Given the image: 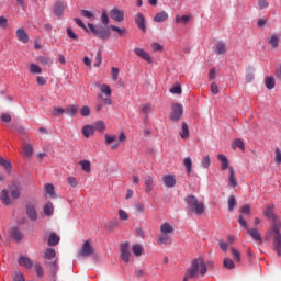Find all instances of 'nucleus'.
I'll return each mask as SVG.
<instances>
[{"instance_id":"4c0bfd02","label":"nucleus","mask_w":281,"mask_h":281,"mask_svg":"<svg viewBox=\"0 0 281 281\" xmlns=\"http://www.w3.org/2000/svg\"><path fill=\"white\" fill-rule=\"evenodd\" d=\"M232 148L233 150H236V148H239L240 150H245V143L243 142V139L237 138L232 144Z\"/></svg>"},{"instance_id":"423d86ee","label":"nucleus","mask_w":281,"mask_h":281,"mask_svg":"<svg viewBox=\"0 0 281 281\" xmlns=\"http://www.w3.org/2000/svg\"><path fill=\"white\" fill-rule=\"evenodd\" d=\"M183 116V105L179 103H173L171 105V113L169 114V120L171 122H179Z\"/></svg>"},{"instance_id":"ddd939ff","label":"nucleus","mask_w":281,"mask_h":281,"mask_svg":"<svg viewBox=\"0 0 281 281\" xmlns=\"http://www.w3.org/2000/svg\"><path fill=\"white\" fill-rule=\"evenodd\" d=\"M10 193H11V199L16 201V199H20L21 196V184L13 182L12 186L10 187Z\"/></svg>"},{"instance_id":"f03ea898","label":"nucleus","mask_w":281,"mask_h":281,"mask_svg":"<svg viewBox=\"0 0 281 281\" xmlns=\"http://www.w3.org/2000/svg\"><path fill=\"white\" fill-rule=\"evenodd\" d=\"M45 267L53 276V280L56 281V274L60 266L58 265V258H56V250L54 248H47L44 254Z\"/></svg>"},{"instance_id":"2eb2a0df","label":"nucleus","mask_w":281,"mask_h":281,"mask_svg":"<svg viewBox=\"0 0 281 281\" xmlns=\"http://www.w3.org/2000/svg\"><path fill=\"white\" fill-rule=\"evenodd\" d=\"M134 21L142 32H146V19L144 18V14L137 13L134 18Z\"/></svg>"},{"instance_id":"13d9d810","label":"nucleus","mask_w":281,"mask_h":281,"mask_svg":"<svg viewBox=\"0 0 281 281\" xmlns=\"http://www.w3.org/2000/svg\"><path fill=\"white\" fill-rule=\"evenodd\" d=\"M80 113L82 117H89V115H91V109L89 108V105H85L81 108Z\"/></svg>"},{"instance_id":"e433bc0d","label":"nucleus","mask_w":281,"mask_h":281,"mask_svg":"<svg viewBox=\"0 0 281 281\" xmlns=\"http://www.w3.org/2000/svg\"><path fill=\"white\" fill-rule=\"evenodd\" d=\"M44 214L46 216H52L54 214V204L52 202H47L44 206Z\"/></svg>"},{"instance_id":"338daca9","label":"nucleus","mask_w":281,"mask_h":281,"mask_svg":"<svg viewBox=\"0 0 281 281\" xmlns=\"http://www.w3.org/2000/svg\"><path fill=\"white\" fill-rule=\"evenodd\" d=\"M274 161L276 164H281V150L280 148H276V153H274Z\"/></svg>"},{"instance_id":"f704fd0d","label":"nucleus","mask_w":281,"mask_h":281,"mask_svg":"<svg viewBox=\"0 0 281 281\" xmlns=\"http://www.w3.org/2000/svg\"><path fill=\"white\" fill-rule=\"evenodd\" d=\"M190 21H192V15L176 16V23H182V25H188Z\"/></svg>"},{"instance_id":"052dcab7","label":"nucleus","mask_w":281,"mask_h":281,"mask_svg":"<svg viewBox=\"0 0 281 281\" xmlns=\"http://www.w3.org/2000/svg\"><path fill=\"white\" fill-rule=\"evenodd\" d=\"M224 267H225V269H234L236 266L234 265V260H232L229 258H225Z\"/></svg>"},{"instance_id":"f257e3e1","label":"nucleus","mask_w":281,"mask_h":281,"mask_svg":"<svg viewBox=\"0 0 281 281\" xmlns=\"http://www.w3.org/2000/svg\"><path fill=\"white\" fill-rule=\"evenodd\" d=\"M205 276L207 273V263L203 260V257H199L192 260L191 267L187 269L183 281H188L196 276Z\"/></svg>"},{"instance_id":"a18cd8bd","label":"nucleus","mask_w":281,"mask_h":281,"mask_svg":"<svg viewBox=\"0 0 281 281\" xmlns=\"http://www.w3.org/2000/svg\"><path fill=\"white\" fill-rule=\"evenodd\" d=\"M29 71L31 74H43V69L36 64H30Z\"/></svg>"},{"instance_id":"c756f323","label":"nucleus","mask_w":281,"mask_h":281,"mask_svg":"<svg viewBox=\"0 0 281 281\" xmlns=\"http://www.w3.org/2000/svg\"><path fill=\"white\" fill-rule=\"evenodd\" d=\"M248 234H250L252 240L256 243H262V237H260V233L256 228L247 229Z\"/></svg>"},{"instance_id":"72a5a7b5","label":"nucleus","mask_w":281,"mask_h":281,"mask_svg":"<svg viewBox=\"0 0 281 281\" xmlns=\"http://www.w3.org/2000/svg\"><path fill=\"white\" fill-rule=\"evenodd\" d=\"M34 154V149L32 148V145H30V143H25L24 147H23V157L27 158V157H32V155Z\"/></svg>"},{"instance_id":"5701e85b","label":"nucleus","mask_w":281,"mask_h":281,"mask_svg":"<svg viewBox=\"0 0 281 281\" xmlns=\"http://www.w3.org/2000/svg\"><path fill=\"white\" fill-rule=\"evenodd\" d=\"M154 183H155V179L153 177L150 176L145 177V192L147 194H150V192H153Z\"/></svg>"},{"instance_id":"a211bd4d","label":"nucleus","mask_w":281,"mask_h":281,"mask_svg":"<svg viewBox=\"0 0 281 281\" xmlns=\"http://www.w3.org/2000/svg\"><path fill=\"white\" fill-rule=\"evenodd\" d=\"M26 215L31 221H36L38 216L36 215V207L34 204H27L26 205Z\"/></svg>"},{"instance_id":"c9c22d12","label":"nucleus","mask_w":281,"mask_h":281,"mask_svg":"<svg viewBox=\"0 0 281 281\" xmlns=\"http://www.w3.org/2000/svg\"><path fill=\"white\" fill-rule=\"evenodd\" d=\"M0 166H2L7 172H12V162H10V160L0 157Z\"/></svg>"},{"instance_id":"de8ad7c7","label":"nucleus","mask_w":281,"mask_h":281,"mask_svg":"<svg viewBox=\"0 0 281 281\" xmlns=\"http://www.w3.org/2000/svg\"><path fill=\"white\" fill-rule=\"evenodd\" d=\"M151 111H153V106L150 105V104H143L142 106H140V113L143 114V115H149V113H151Z\"/></svg>"},{"instance_id":"8fccbe9b","label":"nucleus","mask_w":281,"mask_h":281,"mask_svg":"<svg viewBox=\"0 0 281 281\" xmlns=\"http://www.w3.org/2000/svg\"><path fill=\"white\" fill-rule=\"evenodd\" d=\"M100 91H101V93H104V95L110 98V95H111V87H109V85H106V83L101 85Z\"/></svg>"},{"instance_id":"f3484780","label":"nucleus","mask_w":281,"mask_h":281,"mask_svg":"<svg viewBox=\"0 0 281 281\" xmlns=\"http://www.w3.org/2000/svg\"><path fill=\"white\" fill-rule=\"evenodd\" d=\"M16 37L20 43H29L30 36L25 32V29L21 27L16 30Z\"/></svg>"},{"instance_id":"c03bdc74","label":"nucleus","mask_w":281,"mask_h":281,"mask_svg":"<svg viewBox=\"0 0 281 281\" xmlns=\"http://www.w3.org/2000/svg\"><path fill=\"white\" fill-rule=\"evenodd\" d=\"M79 166H81L85 172H91V162L89 160H81Z\"/></svg>"},{"instance_id":"0eeeda50","label":"nucleus","mask_w":281,"mask_h":281,"mask_svg":"<svg viewBox=\"0 0 281 281\" xmlns=\"http://www.w3.org/2000/svg\"><path fill=\"white\" fill-rule=\"evenodd\" d=\"M274 234L273 237V246L276 254L281 258V234H280V225L276 224L274 231H272Z\"/></svg>"},{"instance_id":"aec40b11","label":"nucleus","mask_w":281,"mask_h":281,"mask_svg":"<svg viewBox=\"0 0 281 281\" xmlns=\"http://www.w3.org/2000/svg\"><path fill=\"white\" fill-rule=\"evenodd\" d=\"M228 172V184L231 186V188H236V186H238V181L236 180V172L234 171V167H229Z\"/></svg>"},{"instance_id":"bf43d9fd","label":"nucleus","mask_w":281,"mask_h":281,"mask_svg":"<svg viewBox=\"0 0 281 281\" xmlns=\"http://www.w3.org/2000/svg\"><path fill=\"white\" fill-rule=\"evenodd\" d=\"M231 251L235 262H240V251H238L236 248H231Z\"/></svg>"},{"instance_id":"20e7f679","label":"nucleus","mask_w":281,"mask_h":281,"mask_svg":"<svg viewBox=\"0 0 281 281\" xmlns=\"http://www.w3.org/2000/svg\"><path fill=\"white\" fill-rule=\"evenodd\" d=\"M274 207L276 206L273 204H269L263 212L266 218H270V221H272V232L276 231V225H279V229L281 227L280 217L273 214Z\"/></svg>"},{"instance_id":"a19ab883","label":"nucleus","mask_w":281,"mask_h":281,"mask_svg":"<svg viewBox=\"0 0 281 281\" xmlns=\"http://www.w3.org/2000/svg\"><path fill=\"white\" fill-rule=\"evenodd\" d=\"M94 131H99V133H104L106 131V125H104V121H98L93 126Z\"/></svg>"},{"instance_id":"1a4fd4ad","label":"nucleus","mask_w":281,"mask_h":281,"mask_svg":"<svg viewBox=\"0 0 281 281\" xmlns=\"http://www.w3.org/2000/svg\"><path fill=\"white\" fill-rule=\"evenodd\" d=\"M121 260L123 262H131V246L128 245V241H124L121 244Z\"/></svg>"},{"instance_id":"bb28decb","label":"nucleus","mask_w":281,"mask_h":281,"mask_svg":"<svg viewBox=\"0 0 281 281\" xmlns=\"http://www.w3.org/2000/svg\"><path fill=\"white\" fill-rule=\"evenodd\" d=\"M18 262L21 267H25L26 269H32L33 267L32 259L27 257H20Z\"/></svg>"},{"instance_id":"4468645a","label":"nucleus","mask_w":281,"mask_h":281,"mask_svg":"<svg viewBox=\"0 0 281 281\" xmlns=\"http://www.w3.org/2000/svg\"><path fill=\"white\" fill-rule=\"evenodd\" d=\"M9 236L15 240V243H21L23 240V233L19 227H12L9 232Z\"/></svg>"},{"instance_id":"58836bf2","label":"nucleus","mask_w":281,"mask_h":281,"mask_svg":"<svg viewBox=\"0 0 281 281\" xmlns=\"http://www.w3.org/2000/svg\"><path fill=\"white\" fill-rule=\"evenodd\" d=\"M36 60L41 65H48V66L54 65V61H52V58H49V57L40 56V57L36 58Z\"/></svg>"},{"instance_id":"774afa93","label":"nucleus","mask_w":281,"mask_h":281,"mask_svg":"<svg viewBox=\"0 0 281 281\" xmlns=\"http://www.w3.org/2000/svg\"><path fill=\"white\" fill-rule=\"evenodd\" d=\"M13 281H25V277H23V273L16 272V273L13 276Z\"/></svg>"},{"instance_id":"412c9836","label":"nucleus","mask_w":281,"mask_h":281,"mask_svg":"<svg viewBox=\"0 0 281 281\" xmlns=\"http://www.w3.org/2000/svg\"><path fill=\"white\" fill-rule=\"evenodd\" d=\"M215 54L217 56H223V54H227V44L224 42H217L215 45Z\"/></svg>"},{"instance_id":"2f4dec72","label":"nucleus","mask_w":281,"mask_h":281,"mask_svg":"<svg viewBox=\"0 0 281 281\" xmlns=\"http://www.w3.org/2000/svg\"><path fill=\"white\" fill-rule=\"evenodd\" d=\"M181 139H188L190 137V128L188 127V123L183 122L182 123V128L179 133Z\"/></svg>"},{"instance_id":"4be33fe9","label":"nucleus","mask_w":281,"mask_h":281,"mask_svg":"<svg viewBox=\"0 0 281 281\" xmlns=\"http://www.w3.org/2000/svg\"><path fill=\"white\" fill-rule=\"evenodd\" d=\"M160 234L172 235L175 234V227L170 223L165 222L160 225Z\"/></svg>"},{"instance_id":"864d4df0","label":"nucleus","mask_w":281,"mask_h":281,"mask_svg":"<svg viewBox=\"0 0 281 281\" xmlns=\"http://www.w3.org/2000/svg\"><path fill=\"white\" fill-rule=\"evenodd\" d=\"M34 267H35L37 278H43L45 273V270H43V266H41V263H35Z\"/></svg>"},{"instance_id":"680f3d73","label":"nucleus","mask_w":281,"mask_h":281,"mask_svg":"<svg viewBox=\"0 0 281 281\" xmlns=\"http://www.w3.org/2000/svg\"><path fill=\"white\" fill-rule=\"evenodd\" d=\"M257 3L259 10H266V8H269V0H258Z\"/></svg>"},{"instance_id":"6e6552de","label":"nucleus","mask_w":281,"mask_h":281,"mask_svg":"<svg viewBox=\"0 0 281 281\" xmlns=\"http://www.w3.org/2000/svg\"><path fill=\"white\" fill-rule=\"evenodd\" d=\"M88 27L94 36H98L102 41H106V38H111V32H109V30L100 31L98 30V27H95L94 24H91V23L88 24Z\"/></svg>"},{"instance_id":"09e8293b","label":"nucleus","mask_w":281,"mask_h":281,"mask_svg":"<svg viewBox=\"0 0 281 281\" xmlns=\"http://www.w3.org/2000/svg\"><path fill=\"white\" fill-rule=\"evenodd\" d=\"M183 165L187 168V172L190 175V172H192V158L190 157L184 158Z\"/></svg>"},{"instance_id":"393cba45","label":"nucleus","mask_w":281,"mask_h":281,"mask_svg":"<svg viewBox=\"0 0 281 281\" xmlns=\"http://www.w3.org/2000/svg\"><path fill=\"white\" fill-rule=\"evenodd\" d=\"M268 43L271 45L273 49H278V45L280 43V35L278 34H272L268 37Z\"/></svg>"},{"instance_id":"0e129e2a","label":"nucleus","mask_w":281,"mask_h":281,"mask_svg":"<svg viewBox=\"0 0 281 281\" xmlns=\"http://www.w3.org/2000/svg\"><path fill=\"white\" fill-rule=\"evenodd\" d=\"M153 52H164V46L157 42L151 43Z\"/></svg>"},{"instance_id":"b1692460","label":"nucleus","mask_w":281,"mask_h":281,"mask_svg":"<svg viewBox=\"0 0 281 281\" xmlns=\"http://www.w3.org/2000/svg\"><path fill=\"white\" fill-rule=\"evenodd\" d=\"M79 109H80V106L78 104L68 105L65 109V113H66V115H69L70 117H76V115H78V110Z\"/></svg>"},{"instance_id":"e2e57ef3","label":"nucleus","mask_w":281,"mask_h":281,"mask_svg":"<svg viewBox=\"0 0 281 281\" xmlns=\"http://www.w3.org/2000/svg\"><path fill=\"white\" fill-rule=\"evenodd\" d=\"M80 14L85 19H93V16H94L93 12H91L89 10H85V9L80 11Z\"/></svg>"},{"instance_id":"9d476101","label":"nucleus","mask_w":281,"mask_h":281,"mask_svg":"<svg viewBox=\"0 0 281 281\" xmlns=\"http://www.w3.org/2000/svg\"><path fill=\"white\" fill-rule=\"evenodd\" d=\"M134 54H136L138 58H143V60H146V63L153 64V57L148 52L144 50V48H134Z\"/></svg>"},{"instance_id":"4d7b16f0","label":"nucleus","mask_w":281,"mask_h":281,"mask_svg":"<svg viewBox=\"0 0 281 281\" xmlns=\"http://www.w3.org/2000/svg\"><path fill=\"white\" fill-rule=\"evenodd\" d=\"M65 113V109L60 108V106H56L53 110V117H58L60 115H64Z\"/></svg>"},{"instance_id":"f8f14e48","label":"nucleus","mask_w":281,"mask_h":281,"mask_svg":"<svg viewBox=\"0 0 281 281\" xmlns=\"http://www.w3.org/2000/svg\"><path fill=\"white\" fill-rule=\"evenodd\" d=\"M162 183L166 188H175L177 186V178L175 175H165L162 177Z\"/></svg>"},{"instance_id":"dca6fc26","label":"nucleus","mask_w":281,"mask_h":281,"mask_svg":"<svg viewBox=\"0 0 281 281\" xmlns=\"http://www.w3.org/2000/svg\"><path fill=\"white\" fill-rule=\"evenodd\" d=\"M158 245H171L172 244V236L169 234L160 233L157 239Z\"/></svg>"},{"instance_id":"79ce46f5","label":"nucleus","mask_w":281,"mask_h":281,"mask_svg":"<svg viewBox=\"0 0 281 281\" xmlns=\"http://www.w3.org/2000/svg\"><path fill=\"white\" fill-rule=\"evenodd\" d=\"M267 89L271 90L276 88V79L273 77H267L265 80Z\"/></svg>"},{"instance_id":"6ab92c4d","label":"nucleus","mask_w":281,"mask_h":281,"mask_svg":"<svg viewBox=\"0 0 281 281\" xmlns=\"http://www.w3.org/2000/svg\"><path fill=\"white\" fill-rule=\"evenodd\" d=\"M217 159L221 164V170H229V159H227V156L218 154Z\"/></svg>"},{"instance_id":"9b49d317","label":"nucleus","mask_w":281,"mask_h":281,"mask_svg":"<svg viewBox=\"0 0 281 281\" xmlns=\"http://www.w3.org/2000/svg\"><path fill=\"white\" fill-rule=\"evenodd\" d=\"M110 16L113 19V21H116V23H122V21H124V10L112 9Z\"/></svg>"},{"instance_id":"49530a36","label":"nucleus","mask_w":281,"mask_h":281,"mask_svg":"<svg viewBox=\"0 0 281 281\" xmlns=\"http://www.w3.org/2000/svg\"><path fill=\"white\" fill-rule=\"evenodd\" d=\"M110 29L112 30V32H116V34H119V36H124V34H126V29L125 27H119L115 25H110Z\"/></svg>"},{"instance_id":"3c124183","label":"nucleus","mask_w":281,"mask_h":281,"mask_svg":"<svg viewBox=\"0 0 281 281\" xmlns=\"http://www.w3.org/2000/svg\"><path fill=\"white\" fill-rule=\"evenodd\" d=\"M234 207H236V198L231 195L228 198V212H234Z\"/></svg>"},{"instance_id":"a878e982","label":"nucleus","mask_w":281,"mask_h":281,"mask_svg":"<svg viewBox=\"0 0 281 281\" xmlns=\"http://www.w3.org/2000/svg\"><path fill=\"white\" fill-rule=\"evenodd\" d=\"M63 12H65V4H63V2H56L53 8V13L55 16H63Z\"/></svg>"},{"instance_id":"473e14b6","label":"nucleus","mask_w":281,"mask_h":281,"mask_svg":"<svg viewBox=\"0 0 281 281\" xmlns=\"http://www.w3.org/2000/svg\"><path fill=\"white\" fill-rule=\"evenodd\" d=\"M167 20H168V13L166 11L158 12L154 18V21L156 23H164V21H167Z\"/></svg>"},{"instance_id":"5fc2aeb1","label":"nucleus","mask_w":281,"mask_h":281,"mask_svg":"<svg viewBox=\"0 0 281 281\" xmlns=\"http://www.w3.org/2000/svg\"><path fill=\"white\" fill-rule=\"evenodd\" d=\"M210 165H211L210 155H206L201 161V167L207 170V168H210Z\"/></svg>"},{"instance_id":"39448f33","label":"nucleus","mask_w":281,"mask_h":281,"mask_svg":"<svg viewBox=\"0 0 281 281\" xmlns=\"http://www.w3.org/2000/svg\"><path fill=\"white\" fill-rule=\"evenodd\" d=\"M95 254V249L93 248V244L91 243V239H88L83 243L81 246L78 256L79 258H89Z\"/></svg>"},{"instance_id":"7ed1b4c3","label":"nucleus","mask_w":281,"mask_h":281,"mask_svg":"<svg viewBox=\"0 0 281 281\" xmlns=\"http://www.w3.org/2000/svg\"><path fill=\"white\" fill-rule=\"evenodd\" d=\"M184 201L188 204L187 207L189 212H195V214H203L205 212L203 202H200L196 196L188 195Z\"/></svg>"},{"instance_id":"69168bd1","label":"nucleus","mask_w":281,"mask_h":281,"mask_svg":"<svg viewBox=\"0 0 281 281\" xmlns=\"http://www.w3.org/2000/svg\"><path fill=\"white\" fill-rule=\"evenodd\" d=\"M170 93H173V94H181V86L180 85H175L173 87L170 88Z\"/></svg>"},{"instance_id":"cd10ccee","label":"nucleus","mask_w":281,"mask_h":281,"mask_svg":"<svg viewBox=\"0 0 281 281\" xmlns=\"http://www.w3.org/2000/svg\"><path fill=\"white\" fill-rule=\"evenodd\" d=\"M60 243V236L56 233H52L48 237V247H56Z\"/></svg>"},{"instance_id":"37998d69","label":"nucleus","mask_w":281,"mask_h":281,"mask_svg":"<svg viewBox=\"0 0 281 281\" xmlns=\"http://www.w3.org/2000/svg\"><path fill=\"white\" fill-rule=\"evenodd\" d=\"M132 251L134 254V256H142V254H144V248L142 247V245L139 244H136L132 247Z\"/></svg>"},{"instance_id":"603ef678","label":"nucleus","mask_w":281,"mask_h":281,"mask_svg":"<svg viewBox=\"0 0 281 281\" xmlns=\"http://www.w3.org/2000/svg\"><path fill=\"white\" fill-rule=\"evenodd\" d=\"M111 76H112L113 82H117V80L120 78V69L115 68V67H112Z\"/></svg>"},{"instance_id":"ea45409f","label":"nucleus","mask_w":281,"mask_h":281,"mask_svg":"<svg viewBox=\"0 0 281 281\" xmlns=\"http://www.w3.org/2000/svg\"><path fill=\"white\" fill-rule=\"evenodd\" d=\"M45 192H46V194H49V196H52V199H56V192L54 191V184L46 183Z\"/></svg>"},{"instance_id":"6e6d98bb","label":"nucleus","mask_w":281,"mask_h":281,"mask_svg":"<svg viewBox=\"0 0 281 281\" xmlns=\"http://www.w3.org/2000/svg\"><path fill=\"white\" fill-rule=\"evenodd\" d=\"M101 23H102V25H109V23H110L109 13H106V10L102 11Z\"/></svg>"},{"instance_id":"7c9ffc66","label":"nucleus","mask_w":281,"mask_h":281,"mask_svg":"<svg viewBox=\"0 0 281 281\" xmlns=\"http://www.w3.org/2000/svg\"><path fill=\"white\" fill-rule=\"evenodd\" d=\"M81 133L85 137L89 138L93 133H95V128L91 125H85L81 130Z\"/></svg>"},{"instance_id":"c85d7f7f","label":"nucleus","mask_w":281,"mask_h":281,"mask_svg":"<svg viewBox=\"0 0 281 281\" xmlns=\"http://www.w3.org/2000/svg\"><path fill=\"white\" fill-rule=\"evenodd\" d=\"M0 200L2 201L3 205H10V192L8 189H3L0 193Z\"/></svg>"}]
</instances>
